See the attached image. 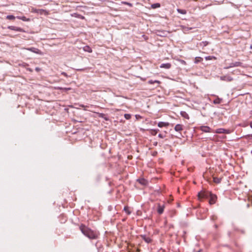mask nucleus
Segmentation results:
<instances>
[{"label": "nucleus", "instance_id": "33", "mask_svg": "<svg viewBox=\"0 0 252 252\" xmlns=\"http://www.w3.org/2000/svg\"><path fill=\"white\" fill-rule=\"evenodd\" d=\"M179 61L182 64H186V62L185 61H184V60H180Z\"/></svg>", "mask_w": 252, "mask_h": 252}, {"label": "nucleus", "instance_id": "5", "mask_svg": "<svg viewBox=\"0 0 252 252\" xmlns=\"http://www.w3.org/2000/svg\"><path fill=\"white\" fill-rule=\"evenodd\" d=\"M217 133H226L229 134L231 133V131L229 129H226L222 128L217 129L215 131Z\"/></svg>", "mask_w": 252, "mask_h": 252}, {"label": "nucleus", "instance_id": "6", "mask_svg": "<svg viewBox=\"0 0 252 252\" xmlns=\"http://www.w3.org/2000/svg\"><path fill=\"white\" fill-rule=\"evenodd\" d=\"M8 29L9 30H12V31L20 32H25L23 29H22L20 27H15V26H10L8 27Z\"/></svg>", "mask_w": 252, "mask_h": 252}, {"label": "nucleus", "instance_id": "25", "mask_svg": "<svg viewBox=\"0 0 252 252\" xmlns=\"http://www.w3.org/2000/svg\"><path fill=\"white\" fill-rule=\"evenodd\" d=\"M177 11L178 13L182 14H186L187 13V11L185 9H177Z\"/></svg>", "mask_w": 252, "mask_h": 252}, {"label": "nucleus", "instance_id": "8", "mask_svg": "<svg viewBox=\"0 0 252 252\" xmlns=\"http://www.w3.org/2000/svg\"><path fill=\"white\" fill-rule=\"evenodd\" d=\"M174 129L176 131L180 132L183 129V126L181 124H177L174 127Z\"/></svg>", "mask_w": 252, "mask_h": 252}, {"label": "nucleus", "instance_id": "28", "mask_svg": "<svg viewBox=\"0 0 252 252\" xmlns=\"http://www.w3.org/2000/svg\"><path fill=\"white\" fill-rule=\"evenodd\" d=\"M158 129H151L150 130L151 133L153 135H156L158 133Z\"/></svg>", "mask_w": 252, "mask_h": 252}, {"label": "nucleus", "instance_id": "37", "mask_svg": "<svg viewBox=\"0 0 252 252\" xmlns=\"http://www.w3.org/2000/svg\"><path fill=\"white\" fill-rule=\"evenodd\" d=\"M158 137H160V138H163V136H162V135L161 134H158Z\"/></svg>", "mask_w": 252, "mask_h": 252}, {"label": "nucleus", "instance_id": "32", "mask_svg": "<svg viewBox=\"0 0 252 252\" xmlns=\"http://www.w3.org/2000/svg\"><path fill=\"white\" fill-rule=\"evenodd\" d=\"M148 83L150 84H153L155 83V81H153L152 80H150L148 81Z\"/></svg>", "mask_w": 252, "mask_h": 252}, {"label": "nucleus", "instance_id": "10", "mask_svg": "<svg viewBox=\"0 0 252 252\" xmlns=\"http://www.w3.org/2000/svg\"><path fill=\"white\" fill-rule=\"evenodd\" d=\"M137 181L141 185L146 186L148 184V181L144 178H140Z\"/></svg>", "mask_w": 252, "mask_h": 252}, {"label": "nucleus", "instance_id": "38", "mask_svg": "<svg viewBox=\"0 0 252 252\" xmlns=\"http://www.w3.org/2000/svg\"><path fill=\"white\" fill-rule=\"evenodd\" d=\"M35 70H36V71H39V68H37H37H36Z\"/></svg>", "mask_w": 252, "mask_h": 252}, {"label": "nucleus", "instance_id": "9", "mask_svg": "<svg viewBox=\"0 0 252 252\" xmlns=\"http://www.w3.org/2000/svg\"><path fill=\"white\" fill-rule=\"evenodd\" d=\"M158 126L159 127H167L169 126L168 122H160L158 123Z\"/></svg>", "mask_w": 252, "mask_h": 252}, {"label": "nucleus", "instance_id": "16", "mask_svg": "<svg viewBox=\"0 0 252 252\" xmlns=\"http://www.w3.org/2000/svg\"><path fill=\"white\" fill-rule=\"evenodd\" d=\"M83 50L84 51L87 52L89 53L92 52V50L91 48L88 45H86V46H84L83 47Z\"/></svg>", "mask_w": 252, "mask_h": 252}, {"label": "nucleus", "instance_id": "34", "mask_svg": "<svg viewBox=\"0 0 252 252\" xmlns=\"http://www.w3.org/2000/svg\"><path fill=\"white\" fill-rule=\"evenodd\" d=\"M155 83L160 84V82L158 80H155Z\"/></svg>", "mask_w": 252, "mask_h": 252}, {"label": "nucleus", "instance_id": "36", "mask_svg": "<svg viewBox=\"0 0 252 252\" xmlns=\"http://www.w3.org/2000/svg\"><path fill=\"white\" fill-rule=\"evenodd\" d=\"M103 116V114H102V113L99 114V117H102Z\"/></svg>", "mask_w": 252, "mask_h": 252}, {"label": "nucleus", "instance_id": "11", "mask_svg": "<svg viewBox=\"0 0 252 252\" xmlns=\"http://www.w3.org/2000/svg\"><path fill=\"white\" fill-rule=\"evenodd\" d=\"M71 16L72 17H75V18H80V19H85V17L81 15H80L77 13H72L71 14Z\"/></svg>", "mask_w": 252, "mask_h": 252}, {"label": "nucleus", "instance_id": "2", "mask_svg": "<svg viewBox=\"0 0 252 252\" xmlns=\"http://www.w3.org/2000/svg\"><path fill=\"white\" fill-rule=\"evenodd\" d=\"M211 192L206 191L204 190H202L198 192V199L201 200L202 199L207 198L209 196L210 193Z\"/></svg>", "mask_w": 252, "mask_h": 252}, {"label": "nucleus", "instance_id": "23", "mask_svg": "<svg viewBox=\"0 0 252 252\" xmlns=\"http://www.w3.org/2000/svg\"><path fill=\"white\" fill-rule=\"evenodd\" d=\"M160 6V4L159 3H154L151 5V7L153 9L158 8Z\"/></svg>", "mask_w": 252, "mask_h": 252}, {"label": "nucleus", "instance_id": "1", "mask_svg": "<svg viewBox=\"0 0 252 252\" xmlns=\"http://www.w3.org/2000/svg\"><path fill=\"white\" fill-rule=\"evenodd\" d=\"M79 228L82 233L90 239H95L98 237V232L93 230L84 224L80 225Z\"/></svg>", "mask_w": 252, "mask_h": 252}, {"label": "nucleus", "instance_id": "3", "mask_svg": "<svg viewBox=\"0 0 252 252\" xmlns=\"http://www.w3.org/2000/svg\"><path fill=\"white\" fill-rule=\"evenodd\" d=\"M32 12L40 14H44L45 15H48L49 14V12L46 10L42 9H36L32 8Z\"/></svg>", "mask_w": 252, "mask_h": 252}, {"label": "nucleus", "instance_id": "22", "mask_svg": "<svg viewBox=\"0 0 252 252\" xmlns=\"http://www.w3.org/2000/svg\"><path fill=\"white\" fill-rule=\"evenodd\" d=\"M27 50L31 51L32 52L35 53H39V50L37 49L34 48H31L29 49H27Z\"/></svg>", "mask_w": 252, "mask_h": 252}, {"label": "nucleus", "instance_id": "35", "mask_svg": "<svg viewBox=\"0 0 252 252\" xmlns=\"http://www.w3.org/2000/svg\"><path fill=\"white\" fill-rule=\"evenodd\" d=\"M214 103H219L220 102H219V100L216 99L214 101Z\"/></svg>", "mask_w": 252, "mask_h": 252}, {"label": "nucleus", "instance_id": "18", "mask_svg": "<svg viewBox=\"0 0 252 252\" xmlns=\"http://www.w3.org/2000/svg\"><path fill=\"white\" fill-rule=\"evenodd\" d=\"M221 79L222 80H225V81H231L233 80L232 78L230 76L221 77Z\"/></svg>", "mask_w": 252, "mask_h": 252}, {"label": "nucleus", "instance_id": "24", "mask_svg": "<svg viewBox=\"0 0 252 252\" xmlns=\"http://www.w3.org/2000/svg\"><path fill=\"white\" fill-rule=\"evenodd\" d=\"M203 61V59L201 57H197L195 58L194 63H197L199 62H201Z\"/></svg>", "mask_w": 252, "mask_h": 252}, {"label": "nucleus", "instance_id": "21", "mask_svg": "<svg viewBox=\"0 0 252 252\" xmlns=\"http://www.w3.org/2000/svg\"><path fill=\"white\" fill-rule=\"evenodd\" d=\"M221 180V178L218 177H213V181L217 184L220 183Z\"/></svg>", "mask_w": 252, "mask_h": 252}, {"label": "nucleus", "instance_id": "27", "mask_svg": "<svg viewBox=\"0 0 252 252\" xmlns=\"http://www.w3.org/2000/svg\"><path fill=\"white\" fill-rule=\"evenodd\" d=\"M6 19L8 20H13L15 19V17L12 15H9L6 16Z\"/></svg>", "mask_w": 252, "mask_h": 252}, {"label": "nucleus", "instance_id": "31", "mask_svg": "<svg viewBox=\"0 0 252 252\" xmlns=\"http://www.w3.org/2000/svg\"><path fill=\"white\" fill-rule=\"evenodd\" d=\"M58 89H60V90H64V91H67V90H70V88H59Z\"/></svg>", "mask_w": 252, "mask_h": 252}, {"label": "nucleus", "instance_id": "29", "mask_svg": "<svg viewBox=\"0 0 252 252\" xmlns=\"http://www.w3.org/2000/svg\"><path fill=\"white\" fill-rule=\"evenodd\" d=\"M124 117L126 120H129L131 118V115L129 114H125Z\"/></svg>", "mask_w": 252, "mask_h": 252}, {"label": "nucleus", "instance_id": "20", "mask_svg": "<svg viewBox=\"0 0 252 252\" xmlns=\"http://www.w3.org/2000/svg\"><path fill=\"white\" fill-rule=\"evenodd\" d=\"M124 210L127 215H130L131 214V211H130L129 208L127 206H125Z\"/></svg>", "mask_w": 252, "mask_h": 252}, {"label": "nucleus", "instance_id": "19", "mask_svg": "<svg viewBox=\"0 0 252 252\" xmlns=\"http://www.w3.org/2000/svg\"><path fill=\"white\" fill-rule=\"evenodd\" d=\"M17 18L19 19L22 20L23 21L29 22L30 21V19L26 18L25 16H18Z\"/></svg>", "mask_w": 252, "mask_h": 252}, {"label": "nucleus", "instance_id": "14", "mask_svg": "<svg viewBox=\"0 0 252 252\" xmlns=\"http://www.w3.org/2000/svg\"><path fill=\"white\" fill-rule=\"evenodd\" d=\"M142 239L147 243H150L152 242V239L148 237H146L145 235L141 236Z\"/></svg>", "mask_w": 252, "mask_h": 252}, {"label": "nucleus", "instance_id": "15", "mask_svg": "<svg viewBox=\"0 0 252 252\" xmlns=\"http://www.w3.org/2000/svg\"><path fill=\"white\" fill-rule=\"evenodd\" d=\"M181 115L186 119H189V117L188 113L185 111H181L180 112Z\"/></svg>", "mask_w": 252, "mask_h": 252}, {"label": "nucleus", "instance_id": "17", "mask_svg": "<svg viewBox=\"0 0 252 252\" xmlns=\"http://www.w3.org/2000/svg\"><path fill=\"white\" fill-rule=\"evenodd\" d=\"M241 65H242V63L241 62H237L234 63H232L231 64L230 67H236V66H241Z\"/></svg>", "mask_w": 252, "mask_h": 252}, {"label": "nucleus", "instance_id": "12", "mask_svg": "<svg viewBox=\"0 0 252 252\" xmlns=\"http://www.w3.org/2000/svg\"><path fill=\"white\" fill-rule=\"evenodd\" d=\"M171 66V64L170 63H162L160 65V68H164L166 69H169Z\"/></svg>", "mask_w": 252, "mask_h": 252}, {"label": "nucleus", "instance_id": "13", "mask_svg": "<svg viewBox=\"0 0 252 252\" xmlns=\"http://www.w3.org/2000/svg\"><path fill=\"white\" fill-rule=\"evenodd\" d=\"M164 205L161 206L160 205H158V212L159 214H161L164 211Z\"/></svg>", "mask_w": 252, "mask_h": 252}, {"label": "nucleus", "instance_id": "7", "mask_svg": "<svg viewBox=\"0 0 252 252\" xmlns=\"http://www.w3.org/2000/svg\"><path fill=\"white\" fill-rule=\"evenodd\" d=\"M200 129L204 132H211V128L209 127L208 126H201L200 127Z\"/></svg>", "mask_w": 252, "mask_h": 252}, {"label": "nucleus", "instance_id": "4", "mask_svg": "<svg viewBox=\"0 0 252 252\" xmlns=\"http://www.w3.org/2000/svg\"><path fill=\"white\" fill-rule=\"evenodd\" d=\"M210 199H209V203L210 204H215L217 200V196L216 195L212 194L211 192L209 195Z\"/></svg>", "mask_w": 252, "mask_h": 252}, {"label": "nucleus", "instance_id": "39", "mask_svg": "<svg viewBox=\"0 0 252 252\" xmlns=\"http://www.w3.org/2000/svg\"><path fill=\"white\" fill-rule=\"evenodd\" d=\"M250 126H251V127H252V122H251V123H250Z\"/></svg>", "mask_w": 252, "mask_h": 252}, {"label": "nucleus", "instance_id": "30", "mask_svg": "<svg viewBox=\"0 0 252 252\" xmlns=\"http://www.w3.org/2000/svg\"><path fill=\"white\" fill-rule=\"evenodd\" d=\"M122 3L124 4H126V5H128L129 6H130V7L132 6V4L131 3H129V2H128L123 1Z\"/></svg>", "mask_w": 252, "mask_h": 252}, {"label": "nucleus", "instance_id": "40", "mask_svg": "<svg viewBox=\"0 0 252 252\" xmlns=\"http://www.w3.org/2000/svg\"><path fill=\"white\" fill-rule=\"evenodd\" d=\"M251 48L252 49V45L251 46Z\"/></svg>", "mask_w": 252, "mask_h": 252}, {"label": "nucleus", "instance_id": "26", "mask_svg": "<svg viewBox=\"0 0 252 252\" xmlns=\"http://www.w3.org/2000/svg\"><path fill=\"white\" fill-rule=\"evenodd\" d=\"M205 59L206 60H216L217 58H216V57H215L214 56H209L205 57Z\"/></svg>", "mask_w": 252, "mask_h": 252}]
</instances>
